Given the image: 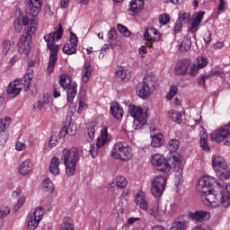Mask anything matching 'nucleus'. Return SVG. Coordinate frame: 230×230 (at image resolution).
<instances>
[{
	"label": "nucleus",
	"instance_id": "39",
	"mask_svg": "<svg viewBox=\"0 0 230 230\" xmlns=\"http://www.w3.org/2000/svg\"><path fill=\"white\" fill-rule=\"evenodd\" d=\"M60 230H75V225H73L71 217H65L63 219Z\"/></svg>",
	"mask_w": 230,
	"mask_h": 230
},
{
	"label": "nucleus",
	"instance_id": "2",
	"mask_svg": "<svg viewBox=\"0 0 230 230\" xmlns=\"http://www.w3.org/2000/svg\"><path fill=\"white\" fill-rule=\"evenodd\" d=\"M150 161L153 166H155L159 172H162V173L165 175H170L173 171L178 172V173H182V168H184L182 158L179 154H175L170 158L172 165L170 164L168 159L164 158V156L160 154L153 155Z\"/></svg>",
	"mask_w": 230,
	"mask_h": 230
},
{
	"label": "nucleus",
	"instance_id": "11",
	"mask_svg": "<svg viewBox=\"0 0 230 230\" xmlns=\"http://www.w3.org/2000/svg\"><path fill=\"white\" fill-rule=\"evenodd\" d=\"M35 31V26L28 27L27 34L22 35L18 42V51L25 57L31 51V35H34Z\"/></svg>",
	"mask_w": 230,
	"mask_h": 230
},
{
	"label": "nucleus",
	"instance_id": "63",
	"mask_svg": "<svg viewBox=\"0 0 230 230\" xmlns=\"http://www.w3.org/2000/svg\"><path fill=\"white\" fill-rule=\"evenodd\" d=\"M198 227L199 228V230H213V228L206 223H202L200 226H198Z\"/></svg>",
	"mask_w": 230,
	"mask_h": 230
},
{
	"label": "nucleus",
	"instance_id": "9",
	"mask_svg": "<svg viewBox=\"0 0 230 230\" xmlns=\"http://www.w3.org/2000/svg\"><path fill=\"white\" fill-rule=\"evenodd\" d=\"M208 200L212 202L213 208H225L227 209L230 206V184L226 183L221 190L218 199L215 194H209L208 196Z\"/></svg>",
	"mask_w": 230,
	"mask_h": 230
},
{
	"label": "nucleus",
	"instance_id": "13",
	"mask_svg": "<svg viewBox=\"0 0 230 230\" xmlns=\"http://www.w3.org/2000/svg\"><path fill=\"white\" fill-rule=\"evenodd\" d=\"M44 217V208L37 207L28 215L27 230H36Z\"/></svg>",
	"mask_w": 230,
	"mask_h": 230
},
{
	"label": "nucleus",
	"instance_id": "52",
	"mask_svg": "<svg viewBox=\"0 0 230 230\" xmlns=\"http://www.w3.org/2000/svg\"><path fill=\"white\" fill-rule=\"evenodd\" d=\"M108 39L109 40H116L118 39V34L115 28H111L108 31Z\"/></svg>",
	"mask_w": 230,
	"mask_h": 230
},
{
	"label": "nucleus",
	"instance_id": "50",
	"mask_svg": "<svg viewBox=\"0 0 230 230\" xmlns=\"http://www.w3.org/2000/svg\"><path fill=\"white\" fill-rule=\"evenodd\" d=\"M23 141L25 144H27V146H30V148H31V146H33V144L35 143V139L33 138V136L27 134L23 137Z\"/></svg>",
	"mask_w": 230,
	"mask_h": 230
},
{
	"label": "nucleus",
	"instance_id": "8",
	"mask_svg": "<svg viewBox=\"0 0 230 230\" xmlns=\"http://www.w3.org/2000/svg\"><path fill=\"white\" fill-rule=\"evenodd\" d=\"M111 155L119 161H130L134 155V151L127 142H117L111 149Z\"/></svg>",
	"mask_w": 230,
	"mask_h": 230
},
{
	"label": "nucleus",
	"instance_id": "38",
	"mask_svg": "<svg viewBox=\"0 0 230 230\" xmlns=\"http://www.w3.org/2000/svg\"><path fill=\"white\" fill-rule=\"evenodd\" d=\"M94 127H96V122H92L87 125V130L86 134L88 136L87 141L91 142L93 139H94V134L96 132V129H94Z\"/></svg>",
	"mask_w": 230,
	"mask_h": 230
},
{
	"label": "nucleus",
	"instance_id": "25",
	"mask_svg": "<svg viewBox=\"0 0 230 230\" xmlns=\"http://www.w3.org/2000/svg\"><path fill=\"white\" fill-rule=\"evenodd\" d=\"M110 112L115 119H121L123 118V108L118 102H112L111 103Z\"/></svg>",
	"mask_w": 230,
	"mask_h": 230
},
{
	"label": "nucleus",
	"instance_id": "6",
	"mask_svg": "<svg viewBox=\"0 0 230 230\" xmlns=\"http://www.w3.org/2000/svg\"><path fill=\"white\" fill-rule=\"evenodd\" d=\"M33 79V73L32 72H27L23 78L22 79H15L14 81H12L6 89V93L12 100L13 98H17L19 94H21V91L24 89V91H28L31 80Z\"/></svg>",
	"mask_w": 230,
	"mask_h": 230
},
{
	"label": "nucleus",
	"instance_id": "60",
	"mask_svg": "<svg viewBox=\"0 0 230 230\" xmlns=\"http://www.w3.org/2000/svg\"><path fill=\"white\" fill-rule=\"evenodd\" d=\"M69 133V128H67V127H63L60 131H59V137H66V136H67V134Z\"/></svg>",
	"mask_w": 230,
	"mask_h": 230
},
{
	"label": "nucleus",
	"instance_id": "12",
	"mask_svg": "<svg viewBox=\"0 0 230 230\" xmlns=\"http://www.w3.org/2000/svg\"><path fill=\"white\" fill-rule=\"evenodd\" d=\"M59 85L66 89V102L69 105H73L76 93H78V84L76 82H67L66 75H61L59 78Z\"/></svg>",
	"mask_w": 230,
	"mask_h": 230
},
{
	"label": "nucleus",
	"instance_id": "5",
	"mask_svg": "<svg viewBox=\"0 0 230 230\" xmlns=\"http://www.w3.org/2000/svg\"><path fill=\"white\" fill-rule=\"evenodd\" d=\"M61 161L65 164V171L68 177H73L76 172V164L80 161V154L75 147L65 148L62 151Z\"/></svg>",
	"mask_w": 230,
	"mask_h": 230
},
{
	"label": "nucleus",
	"instance_id": "45",
	"mask_svg": "<svg viewBox=\"0 0 230 230\" xmlns=\"http://www.w3.org/2000/svg\"><path fill=\"white\" fill-rule=\"evenodd\" d=\"M171 230H186V221L177 219L171 227Z\"/></svg>",
	"mask_w": 230,
	"mask_h": 230
},
{
	"label": "nucleus",
	"instance_id": "51",
	"mask_svg": "<svg viewBox=\"0 0 230 230\" xmlns=\"http://www.w3.org/2000/svg\"><path fill=\"white\" fill-rule=\"evenodd\" d=\"M112 213L115 218H119L123 215V207L121 205L115 206Z\"/></svg>",
	"mask_w": 230,
	"mask_h": 230
},
{
	"label": "nucleus",
	"instance_id": "32",
	"mask_svg": "<svg viewBox=\"0 0 230 230\" xmlns=\"http://www.w3.org/2000/svg\"><path fill=\"white\" fill-rule=\"evenodd\" d=\"M60 159L58 157H53L49 164V172L52 175H58L60 173Z\"/></svg>",
	"mask_w": 230,
	"mask_h": 230
},
{
	"label": "nucleus",
	"instance_id": "18",
	"mask_svg": "<svg viewBox=\"0 0 230 230\" xmlns=\"http://www.w3.org/2000/svg\"><path fill=\"white\" fill-rule=\"evenodd\" d=\"M144 40L146 41V48H153L155 42L161 40V33L155 28L146 29L144 32Z\"/></svg>",
	"mask_w": 230,
	"mask_h": 230
},
{
	"label": "nucleus",
	"instance_id": "31",
	"mask_svg": "<svg viewBox=\"0 0 230 230\" xmlns=\"http://www.w3.org/2000/svg\"><path fill=\"white\" fill-rule=\"evenodd\" d=\"M215 172L220 181H227V179H230V169L227 165H225Z\"/></svg>",
	"mask_w": 230,
	"mask_h": 230
},
{
	"label": "nucleus",
	"instance_id": "56",
	"mask_svg": "<svg viewBox=\"0 0 230 230\" xmlns=\"http://www.w3.org/2000/svg\"><path fill=\"white\" fill-rule=\"evenodd\" d=\"M199 141H208V132H206L204 127H200Z\"/></svg>",
	"mask_w": 230,
	"mask_h": 230
},
{
	"label": "nucleus",
	"instance_id": "54",
	"mask_svg": "<svg viewBox=\"0 0 230 230\" xmlns=\"http://www.w3.org/2000/svg\"><path fill=\"white\" fill-rule=\"evenodd\" d=\"M26 148H27V146L25 142H21V141L16 142L15 150H17L18 152H22L26 150Z\"/></svg>",
	"mask_w": 230,
	"mask_h": 230
},
{
	"label": "nucleus",
	"instance_id": "10",
	"mask_svg": "<svg viewBox=\"0 0 230 230\" xmlns=\"http://www.w3.org/2000/svg\"><path fill=\"white\" fill-rule=\"evenodd\" d=\"M128 111L130 116L134 119V128L135 130H139V128H143L145 124L146 123V112L143 111L139 106L130 104L128 108Z\"/></svg>",
	"mask_w": 230,
	"mask_h": 230
},
{
	"label": "nucleus",
	"instance_id": "49",
	"mask_svg": "<svg viewBox=\"0 0 230 230\" xmlns=\"http://www.w3.org/2000/svg\"><path fill=\"white\" fill-rule=\"evenodd\" d=\"M57 143H58V135L52 134V136L50 137V139L49 141V148H55V146H57Z\"/></svg>",
	"mask_w": 230,
	"mask_h": 230
},
{
	"label": "nucleus",
	"instance_id": "58",
	"mask_svg": "<svg viewBox=\"0 0 230 230\" xmlns=\"http://www.w3.org/2000/svg\"><path fill=\"white\" fill-rule=\"evenodd\" d=\"M60 86L58 85H54V91H53V97L54 98H60L62 93H60Z\"/></svg>",
	"mask_w": 230,
	"mask_h": 230
},
{
	"label": "nucleus",
	"instance_id": "28",
	"mask_svg": "<svg viewBox=\"0 0 230 230\" xmlns=\"http://www.w3.org/2000/svg\"><path fill=\"white\" fill-rule=\"evenodd\" d=\"M177 48L180 51H189L190 48H191V40L186 36L180 38Z\"/></svg>",
	"mask_w": 230,
	"mask_h": 230
},
{
	"label": "nucleus",
	"instance_id": "57",
	"mask_svg": "<svg viewBox=\"0 0 230 230\" xmlns=\"http://www.w3.org/2000/svg\"><path fill=\"white\" fill-rule=\"evenodd\" d=\"M203 40L206 44H211V31H207L203 36Z\"/></svg>",
	"mask_w": 230,
	"mask_h": 230
},
{
	"label": "nucleus",
	"instance_id": "4",
	"mask_svg": "<svg viewBox=\"0 0 230 230\" xmlns=\"http://www.w3.org/2000/svg\"><path fill=\"white\" fill-rule=\"evenodd\" d=\"M135 202L137 206L140 208V209L146 211L147 215H150L153 218L159 219L164 217L166 213V206L161 203H158L148 209V202L146 201L145 192L143 191H138L137 193Z\"/></svg>",
	"mask_w": 230,
	"mask_h": 230
},
{
	"label": "nucleus",
	"instance_id": "3",
	"mask_svg": "<svg viewBox=\"0 0 230 230\" xmlns=\"http://www.w3.org/2000/svg\"><path fill=\"white\" fill-rule=\"evenodd\" d=\"M62 33L64 30L62 29V24H58L53 32L46 34L43 39L47 42V48L49 49V59L48 65L49 73H53L55 70V64H57V59L58 58V49L60 45H58L57 42L62 39Z\"/></svg>",
	"mask_w": 230,
	"mask_h": 230
},
{
	"label": "nucleus",
	"instance_id": "20",
	"mask_svg": "<svg viewBox=\"0 0 230 230\" xmlns=\"http://www.w3.org/2000/svg\"><path fill=\"white\" fill-rule=\"evenodd\" d=\"M204 15H206V12L204 11L197 12L192 15V22L189 29V33H197L198 30L200 28V23L204 19Z\"/></svg>",
	"mask_w": 230,
	"mask_h": 230
},
{
	"label": "nucleus",
	"instance_id": "27",
	"mask_svg": "<svg viewBox=\"0 0 230 230\" xmlns=\"http://www.w3.org/2000/svg\"><path fill=\"white\" fill-rule=\"evenodd\" d=\"M31 170H33V163L30 159L23 161L19 166V173L21 175H28Z\"/></svg>",
	"mask_w": 230,
	"mask_h": 230
},
{
	"label": "nucleus",
	"instance_id": "30",
	"mask_svg": "<svg viewBox=\"0 0 230 230\" xmlns=\"http://www.w3.org/2000/svg\"><path fill=\"white\" fill-rule=\"evenodd\" d=\"M115 76L117 78H120L122 82H128V80H130V77H131L130 71L121 66L117 67Z\"/></svg>",
	"mask_w": 230,
	"mask_h": 230
},
{
	"label": "nucleus",
	"instance_id": "43",
	"mask_svg": "<svg viewBox=\"0 0 230 230\" xmlns=\"http://www.w3.org/2000/svg\"><path fill=\"white\" fill-rule=\"evenodd\" d=\"M13 46V42L10 41L9 40H4L2 44V53L3 55H8L10 49Z\"/></svg>",
	"mask_w": 230,
	"mask_h": 230
},
{
	"label": "nucleus",
	"instance_id": "64",
	"mask_svg": "<svg viewBox=\"0 0 230 230\" xmlns=\"http://www.w3.org/2000/svg\"><path fill=\"white\" fill-rule=\"evenodd\" d=\"M84 109H87V104L84 103V101L80 100L79 101V107H78V112H82Z\"/></svg>",
	"mask_w": 230,
	"mask_h": 230
},
{
	"label": "nucleus",
	"instance_id": "42",
	"mask_svg": "<svg viewBox=\"0 0 230 230\" xmlns=\"http://www.w3.org/2000/svg\"><path fill=\"white\" fill-rule=\"evenodd\" d=\"M42 187L45 190V191H49L50 193L55 190V187L53 186V181H51L49 178L43 179Z\"/></svg>",
	"mask_w": 230,
	"mask_h": 230
},
{
	"label": "nucleus",
	"instance_id": "53",
	"mask_svg": "<svg viewBox=\"0 0 230 230\" xmlns=\"http://www.w3.org/2000/svg\"><path fill=\"white\" fill-rule=\"evenodd\" d=\"M24 202H26V198L25 197H21L16 205L13 207L14 211H19L22 206H24Z\"/></svg>",
	"mask_w": 230,
	"mask_h": 230
},
{
	"label": "nucleus",
	"instance_id": "14",
	"mask_svg": "<svg viewBox=\"0 0 230 230\" xmlns=\"http://www.w3.org/2000/svg\"><path fill=\"white\" fill-rule=\"evenodd\" d=\"M108 141H111V134H109L107 127L104 126L101 130V136L97 138L96 145L92 146L90 148L93 159L98 156V149L105 146Z\"/></svg>",
	"mask_w": 230,
	"mask_h": 230
},
{
	"label": "nucleus",
	"instance_id": "29",
	"mask_svg": "<svg viewBox=\"0 0 230 230\" xmlns=\"http://www.w3.org/2000/svg\"><path fill=\"white\" fill-rule=\"evenodd\" d=\"M145 8V1L143 0H131L129 2V11L133 13H139Z\"/></svg>",
	"mask_w": 230,
	"mask_h": 230
},
{
	"label": "nucleus",
	"instance_id": "47",
	"mask_svg": "<svg viewBox=\"0 0 230 230\" xmlns=\"http://www.w3.org/2000/svg\"><path fill=\"white\" fill-rule=\"evenodd\" d=\"M179 93V88L177 85H171L169 89V93L166 95L167 100H173V97Z\"/></svg>",
	"mask_w": 230,
	"mask_h": 230
},
{
	"label": "nucleus",
	"instance_id": "41",
	"mask_svg": "<svg viewBox=\"0 0 230 230\" xmlns=\"http://www.w3.org/2000/svg\"><path fill=\"white\" fill-rule=\"evenodd\" d=\"M10 215V208L6 206H2L0 208V229L3 227L4 219L5 217H8Z\"/></svg>",
	"mask_w": 230,
	"mask_h": 230
},
{
	"label": "nucleus",
	"instance_id": "37",
	"mask_svg": "<svg viewBox=\"0 0 230 230\" xmlns=\"http://www.w3.org/2000/svg\"><path fill=\"white\" fill-rule=\"evenodd\" d=\"M181 146V142L177 138H172L168 141L167 148L170 152H177Z\"/></svg>",
	"mask_w": 230,
	"mask_h": 230
},
{
	"label": "nucleus",
	"instance_id": "26",
	"mask_svg": "<svg viewBox=\"0 0 230 230\" xmlns=\"http://www.w3.org/2000/svg\"><path fill=\"white\" fill-rule=\"evenodd\" d=\"M82 82L83 84H88L89 80H91V76H93V66L91 64L85 62L83 70L81 72Z\"/></svg>",
	"mask_w": 230,
	"mask_h": 230
},
{
	"label": "nucleus",
	"instance_id": "33",
	"mask_svg": "<svg viewBox=\"0 0 230 230\" xmlns=\"http://www.w3.org/2000/svg\"><path fill=\"white\" fill-rule=\"evenodd\" d=\"M226 160L222 156L213 155L212 157V167L217 172V170H220V168H224L226 166Z\"/></svg>",
	"mask_w": 230,
	"mask_h": 230
},
{
	"label": "nucleus",
	"instance_id": "16",
	"mask_svg": "<svg viewBox=\"0 0 230 230\" xmlns=\"http://www.w3.org/2000/svg\"><path fill=\"white\" fill-rule=\"evenodd\" d=\"M209 64V60L206 57L199 56L196 58L195 63H190L188 75L190 76H197L200 69H204Z\"/></svg>",
	"mask_w": 230,
	"mask_h": 230
},
{
	"label": "nucleus",
	"instance_id": "17",
	"mask_svg": "<svg viewBox=\"0 0 230 230\" xmlns=\"http://www.w3.org/2000/svg\"><path fill=\"white\" fill-rule=\"evenodd\" d=\"M212 141L216 143H222L225 141L224 145L230 146V131L226 128L216 129L210 135Z\"/></svg>",
	"mask_w": 230,
	"mask_h": 230
},
{
	"label": "nucleus",
	"instance_id": "24",
	"mask_svg": "<svg viewBox=\"0 0 230 230\" xmlns=\"http://www.w3.org/2000/svg\"><path fill=\"white\" fill-rule=\"evenodd\" d=\"M137 94L143 100L148 98L151 94L150 85H148L146 82L139 83L137 86Z\"/></svg>",
	"mask_w": 230,
	"mask_h": 230
},
{
	"label": "nucleus",
	"instance_id": "7",
	"mask_svg": "<svg viewBox=\"0 0 230 230\" xmlns=\"http://www.w3.org/2000/svg\"><path fill=\"white\" fill-rule=\"evenodd\" d=\"M212 186H219V183L217 181V179L211 176H204L200 178L197 184V189L200 193L203 194V197H205L206 202H208L211 208H213V202L208 199V197L209 195H215L217 199H218V196L220 194H217L215 190H211Z\"/></svg>",
	"mask_w": 230,
	"mask_h": 230
},
{
	"label": "nucleus",
	"instance_id": "55",
	"mask_svg": "<svg viewBox=\"0 0 230 230\" xmlns=\"http://www.w3.org/2000/svg\"><path fill=\"white\" fill-rule=\"evenodd\" d=\"M160 24H168L170 22V15L168 14H161L159 17Z\"/></svg>",
	"mask_w": 230,
	"mask_h": 230
},
{
	"label": "nucleus",
	"instance_id": "23",
	"mask_svg": "<svg viewBox=\"0 0 230 230\" xmlns=\"http://www.w3.org/2000/svg\"><path fill=\"white\" fill-rule=\"evenodd\" d=\"M190 217L193 220V222H196V224H199V222H207V220H209V218H211V215L209 214V212L204 210L190 213Z\"/></svg>",
	"mask_w": 230,
	"mask_h": 230
},
{
	"label": "nucleus",
	"instance_id": "19",
	"mask_svg": "<svg viewBox=\"0 0 230 230\" xmlns=\"http://www.w3.org/2000/svg\"><path fill=\"white\" fill-rule=\"evenodd\" d=\"M10 121H12L10 117H5V119L0 118V145L2 146L6 145L10 137L8 131H6V128L10 127Z\"/></svg>",
	"mask_w": 230,
	"mask_h": 230
},
{
	"label": "nucleus",
	"instance_id": "44",
	"mask_svg": "<svg viewBox=\"0 0 230 230\" xmlns=\"http://www.w3.org/2000/svg\"><path fill=\"white\" fill-rule=\"evenodd\" d=\"M215 75H220V72L216 71V72H209L208 74H205L203 75H201L199 84L203 86L206 87V80H209V78H211V76H215Z\"/></svg>",
	"mask_w": 230,
	"mask_h": 230
},
{
	"label": "nucleus",
	"instance_id": "36",
	"mask_svg": "<svg viewBox=\"0 0 230 230\" xmlns=\"http://www.w3.org/2000/svg\"><path fill=\"white\" fill-rule=\"evenodd\" d=\"M168 117L175 123H182V114L175 110H171L168 112Z\"/></svg>",
	"mask_w": 230,
	"mask_h": 230
},
{
	"label": "nucleus",
	"instance_id": "62",
	"mask_svg": "<svg viewBox=\"0 0 230 230\" xmlns=\"http://www.w3.org/2000/svg\"><path fill=\"white\" fill-rule=\"evenodd\" d=\"M181 30H182V23L178 20L174 24V31L180 33Z\"/></svg>",
	"mask_w": 230,
	"mask_h": 230
},
{
	"label": "nucleus",
	"instance_id": "1",
	"mask_svg": "<svg viewBox=\"0 0 230 230\" xmlns=\"http://www.w3.org/2000/svg\"><path fill=\"white\" fill-rule=\"evenodd\" d=\"M27 1V8L26 13L29 15L33 17L30 19L28 15L22 16L19 15L16 17L14 21V30L17 33H21L22 30V26H24L25 35L27 34L28 28H31L34 26L35 31H37V15L40 13V10H42V1L41 0H26Z\"/></svg>",
	"mask_w": 230,
	"mask_h": 230
},
{
	"label": "nucleus",
	"instance_id": "61",
	"mask_svg": "<svg viewBox=\"0 0 230 230\" xmlns=\"http://www.w3.org/2000/svg\"><path fill=\"white\" fill-rule=\"evenodd\" d=\"M199 145L203 150L209 152V146H208V140H199Z\"/></svg>",
	"mask_w": 230,
	"mask_h": 230
},
{
	"label": "nucleus",
	"instance_id": "34",
	"mask_svg": "<svg viewBox=\"0 0 230 230\" xmlns=\"http://www.w3.org/2000/svg\"><path fill=\"white\" fill-rule=\"evenodd\" d=\"M164 143V137L163 134L151 135V146L154 148H159Z\"/></svg>",
	"mask_w": 230,
	"mask_h": 230
},
{
	"label": "nucleus",
	"instance_id": "15",
	"mask_svg": "<svg viewBox=\"0 0 230 230\" xmlns=\"http://www.w3.org/2000/svg\"><path fill=\"white\" fill-rule=\"evenodd\" d=\"M167 178L164 176H156L151 183V193L154 197H163V193L166 190Z\"/></svg>",
	"mask_w": 230,
	"mask_h": 230
},
{
	"label": "nucleus",
	"instance_id": "21",
	"mask_svg": "<svg viewBox=\"0 0 230 230\" xmlns=\"http://www.w3.org/2000/svg\"><path fill=\"white\" fill-rule=\"evenodd\" d=\"M190 67L191 60L183 59L176 64L174 73L177 76H184V75H188Z\"/></svg>",
	"mask_w": 230,
	"mask_h": 230
},
{
	"label": "nucleus",
	"instance_id": "46",
	"mask_svg": "<svg viewBox=\"0 0 230 230\" xmlns=\"http://www.w3.org/2000/svg\"><path fill=\"white\" fill-rule=\"evenodd\" d=\"M115 182L119 188H127V178L123 176H117L115 179Z\"/></svg>",
	"mask_w": 230,
	"mask_h": 230
},
{
	"label": "nucleus",
	"instance_id": "48",
	"mask_svg": "<svg viewBox=\"0 0 230 230\" xmlns=\"http://www.w3.org/2000/svg\"><path fill=\"white\" fill-rule=\"evenodd\" d=\"M117 29L119 31V33H121V35H123V37H130L131 32L123 24L119 23L117 25Z\"/></svg>",
	"mask_w": 230,
	"mask_h": 230
},
{
	"label": "nucleus",
	"instance_id": "22",
	"mask_svg": "<svg viewBox=\"0 0 230 230\" xmlns=\"http://www.w3.org/2000/svg\"><path fill=\"white\" fill-rule=\"evenodd\" d=\"M76 48H78V38L75 33H71L69 43H66L63 47V53L65 55H75L76 53Z\"/></svg>",
	"mask_w": 230,
	"mask_h": 230
},
{
	"label": "nucleus",
	"instance_id": "59",
	"mask_svg": "<svg viewBox=\"0 0 230 230\" xmlns=\"http://www.w3.org/2000/svg\"><path fill=\"white\" fill-rule=\"evenodd\" d=\"M50 96H51V94L49 93H44L41 103H43V105H48L49 103Z\"/></svg>",
	"mask_w": 230,
	"mask_h": 230
},
{
	"label": "nucleus",
	"instance_id": "35",
	"mask_svg": "<svg viewBox=\"0 0 230 230\" xmlns=\"http://www.w3.org/2000/svg\"><path fill=\"white\" fill-rule=\"evenodd\" d=\"M227 8V0H218L217 8L214 9V13L218 17V15L224 13Z\"/></svg>",
	"mask_w": 230,
	"mask_h": 230
},
{
	"label": "nucleus",
	"instance_id": "40",
	"mask_svg": "<svg viewBox=\"0 0 230 230\" xmlns=\"http://www.w3.org/2000/svg\"><path fill=\"white\" fill-rule=\"evenodd\" d=\"M191 21V13H179L178 22L181 24H188Z\"/></svg>",
	"mask_w": 230,
	"mask_h": 230
}]
</instances>
